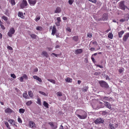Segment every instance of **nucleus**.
I'll use <instances>...</instances> for the list:
<instances>
[{"instance_id":"nucleus-53","label":"nucleus","mask_w":129,"mask_h":129,"mask_svg":"<svg viewBox=\"0 0 129 129\" xmlns=\"http://www.w3.org/2000/svg\"><path fill=\"white\" fill-rule=\"evenodd\" d=\"M123 68H120L119 70V72L120 73H121L123 71Z\"/></svg>"},{"instance_id":"nucleus-19","label":"nucleus","mask_w":129,"mask_h":129,"mask_svg":"<svg viewBox=\"0 0 129 129\" xmlns=\"http://www.w3.org/2000/svg\"><path fill=\"white\" fill-rule=\"evenodd\" d=\"M124 32L122 30L118 33V35L119 38H121L122 37V35L124 34Z\"/></svg>"},{"instance_id":"nucleus-3","label":"nucleus","mask_w":129,"mask_h":129,"mask_svg":"<svg viewBox=\"0 0 129 129\" xmlns=\"http://www.w3.org/2000/svg\"><path fill=\"white\" fill-rule=\"evenodd\" d=\"M99 83L100 84V86L102 87L107 88L108 87V84L105 81H99Z\"/></svg>"},{"instance_id":"nucleus-40","label":"nucleus","mask_w":129,"mask_h":129,"mask_svg":"<svg viewBox=\"0 0 129 129\" xmlns=\"http://www.w3.org/2000/svg\"><path fill=\"white\" fill-rule=\"evenodd\" d=\"M5 14L7 16H9V14L8 13V10H6L5 11Z\"/></svg>"},{"instance_id":"nucleus-59","label":"nucleus","mask_w":129,"mask_h":129,"mask_svg":"<svg viewBox=\"0 0 129 129\" xmlns=\"http://www.w3.org/2000/svg\"><path fill=\"white\" fill-rule=\"evenodd\" d=\"M90 50L91 51H93L95 50V48L91 47L90 48Z\"/></svg>"},{"instance_id":"nucleus-47","label":"nucleus","mask_w":129,"mask_h":129,"mask_svg":"<svg viewBox=\"0 0 129 129\" xmlns=\"http://www.w3.org/2000/svg\"><path fill=\"white\" fill-rule=\"evenodd\" d=\"M11 77H12L14 79L16 78V77L15 75L14 74H11Z\"/></svg>"},{"instance_id":"nucleus-64","label":"nucleus","mask_w":129,"mask_h":129,"mask_svg":"<svg viewBox=\"0 0 129 129\" xmlns=\"http://www.w3.org/2000/svg\"><path fill=\"white\" fill-rule=\"evenodd\" d=\"M97 66L101 68H103V67L102 66L100 65H97Z\"/></svg>"},{"instance_id":"nucleus-41","label":"nucleus","mask_w":129,"mask_h":129,"mask_svg":"<svg viewBox=\"0 0 129 129\" xmlns=\"http://www.w3.org/2000/svg\"><path fill=\"white\" fill-rule=\"evenodd\" d=\"M109 127L110 129H113V124L111 123L109 124Z\"/></svg>"},{"instance_id":"nucleus-45","label":"nucleus","mask_w":129,"mask_h":129,"mask_svg":"<svg viewBox=\"0 0 129 129\" xmlns=\"http://www.w3.org/2000/svg\"><path fill=\"white\" fill-rule=\"evenodd\" d=\"M18 122L20 123H22V121L21 118L19 117L18 119Z\"/></svg>"},{"instance_id":"nucleus-56","label":"nucleus","mask_w":129,"mask_h":129,"mask_svg":"<svg viewBox=\"0 0 129 129\" xmlns=\"http://www.w3.org/2000/svg\"><path fill=\"white\" fill-rule=\"evenodd\" d=\"M92 35L91 33H88L87 34V36L88 37L91 38L92 37Z\"/></svg>"},{"instance_id":"nucleus-48","label":"nucleus","mask_w":129,"mask_h":129,"mask_svg":"<svg viewBox=\"0 0 129 129\" xmlns=\"http://www.w3.org/2000/svg\"><path fill=\"white\" fill-rule=\"evenodd\" d=\"M57 96H60L62 95V93L60 92H58L57 93Z\"/></svg>"},{"instance_id":"nucleus-14","label":"nucleus","mask_w":129,"mask_h":129,"mask_svg":"<svg viewBox=\"0 0 129 129\" xmlns=\"http://www.w3.org/2000/svg\"><path fill=\"white\" fill-rule=\"evenodd\" d=\"M30 126L31 128H33L35 126L34 123L32 121H30L29 122Z\"/></svg>"},{"instance_id":"nucleus-7","label":"nucleus","mask_w":129,"mask_h":129,"mask_svg":"<svg viewBox=\"0 0 129 129\" xmlns=\"http://www.w3.org/2000/svg\"><path fill=\"white\" fill-rule=\"evenodd\" d=\"M108 19V15H107L106 14H104L103 15L102 17L101 18L99 19V20H106Z\"/></svg>"},{"instance_id":"nucleus-62","label":"nucleus","mask_w":129,"mask_h":129,"mask_svg":"<svg viewBox=\"0 0 129 129\" xmlns=\"http://www.w3.org/2000/svg\"><path fill=\"white\" fill-rule=\"evenodd\" d=\"M40 17H38L36 18V21H38L40 19Z\"/></svg>"},{"instance_id":"nucleus-10","label":"nucleus","mask_w":129,"mask_h":129,"mask_svg":"<svg viewBox=\"0 0 129 129\" xmlns=\"http://www.w3.org/2000/svg\"><path fill=\"white\" fill-rule=\"evenodd\" d=\"M5 112L6 113H14V111L9 108L6 109L5 110Z\"/></svg>"},{"instance_id":"nucleus-20","label":"nucleus","mask_w":129,"mask_h":129,"mask_svg":"<svg viewBox=\"0 0 129 129\" xmlns=\"http://www.w3.org/2000/svg\"><path fill=\"white\" fill-rule=\"evenodd\" d=\"M42 54L44 56L46 57H47L48 56V54L47 52L45 51H43L42 53Z\"/></svg>"},{"instance_id":"nucleus-31","label":"nucleus","mask_w":129,"mask_h":129,"mask_svg":"<svg viewBox=\"0 0 129 129\" xmlns=\"http://www.w3.org/2000/svg\"><path fill=\"white\" fill-rule=\"evenodd\" d=\"M37 103L39 105H41V100L39 98H37Z\"/></svg>"},{"instance_id":"nucleus-32","label":"nucleus","mask_w":129,"mask_h":129,"mask_svg":"<svg viewBox=\"0 0 129 129\" xmlns=\"http://www.w3.org/2000/svg\"><path fill=\"white\" fill-rule=\"evenodd\" d=\"M33 102L32 101H30L26 102V104L27 106H29Z\"/></svg>"},{"instance_id":"nucleus-46","label":"nucleus","mask_w":129,"mask_h":129,"mask_svg":"<svg viewBox=\"0 0 129 129\" xmlns=\"http://www.w3.org/2000/svg\"><path fill=\"white\" fill-rule=\"evenodd\" d=\"M74 2L73 0H69V4L70 5H71L72 4L73 2Z\"/></svg>"},{"instance_id":"nucleus-60","label":"nucleus","mask_w":129,"mask_h":129,"mask_svg":"<svg viewBox=\"0 0 129 129\" xmlns=\"http://www.w3.org/2000/svg\"><path fill=\"white\" fill-rule=\"evenodd\" d=\"M67 29L68 31H69V32H71V29H70V27H67Z\"/></svg>"},{"instance_id":"nucleus-26","label":"nucleus","mask_w":129,"mask_h":129,"mask_svg":"<svg viewBox=\"0 0 129 129\" xmlns=\"http://www.w3.org/2000/svg\"><path fill=\"white\" fill-rule=\"evenodd\" d=\"M23 96L26 98H28V96L27 93H24L23 94Z\"/></svg>"},{"instance_id":"nucleus-11","label":"nucleus","mask_w":129,"mask_h":129,"mask_svg":"<svg viewBox=\"0 0 129 129\" xmlns=\"http://www.w3.org/2000/svg\"><path fill=\"white\" fill-rule=\"evenodd\" d=\"M129 37V33H127L125 34L123 38V40L124 41H126L128 38Z\"/></svg>"},{"instance_id":"nucleus-33","label":"nucleus","mask_w":129,"mask_h":129,"mask_svg":"<svg viewBox=\"0 0 129 129\" xmlns=\"http://www.w3.org/2000/svg\"><path fill=\"white\" fill-rule=\"evenodd\" d=\"M88 88L87 87H84L83 89H82V91L84 92L86 91L87 90Z\"/></svg>"},{"instance_id":"nucleus-21","label":"nucleus","mask_w":129,"mask_h":129,"mask_svg":"<svg viewBox=\"0 0 129 129\" xmlns=\"http://www.w3.org/2000/svg\"><path fill=\"white\" fill-rule=\"evenodd\" d=\"M61 11V9L60 8L57 7L56 8L55 12V13H59Z\"/></svg>"},{"instance_id":"nucleus-63","label":"nucleus","mask_w":129,"mask_h":129,"mask_svg":"<svg viewBox=\"0 0 129 129\" xmlns=\"http://www.w3.org/2000/svg\"><path fill=\"white\" fill-rule=\"evenodd\" d=\"M125 20L124 19H121L120 20V21L121 22H124Z\"/></svg>"},{"instance_id":"nucleus-43","label":"nucleus","mask_w":129,"mask_h":129,"mask_svg":"<svg viewBox=\"0 0 129 129\" xmlns=\"http://www.w3.org/2000/svg\"><path fill=\"white\" fill-rule=\"evenodd\" d=\"M57 127V126L56 125H54L51 127V128L52 129H56Z\"/></svg>"},{"instance_id":"nucleus-36","label":"nucleus","mask_w":129,"mask_h":129,"mask_svg":"<svg viewBox=\"0 0 129 129\" xmlns=\"http://www.w3.org/2000/svg\"><path fill=\"white\" fill-rule=\"evenodd\" d=\"M39 92L41 94H42V95H44V96H47V94L45 93V92L42 91H39Z\"/></svg>"},{"instance_id":"nucleus-25","label":"nucleus","mask_w":129,"mask_h":129,"mask_svg":"<svg viewBox=\"0 0 129 129\" xmlns=\"http://www.w3.org/2000/svg\"><path fill=\"white\" fill-rule=\"evenodd\" d=\"M73 39L75 41H77L78 40V37L77 36H76L73 37Z\"/></svg>"},{"instance_id":"nucleus-9","label":"nucleus","mask_w":129,"mask_h":129,"mask_svg":"<svg viewBox=\"0 0 129 129\" xmlns=\"http://www.w3.org/2000/svg\"><path fill=\"white\" fill-rule=\"evenodd\" d=\"M8 121L13 126H14L17 127V126L15 124V122L14 120L12 119H10L8 120Z\"/></svg>"},{"instance_id":"nucleus-4","label":"nucleus","mask_w":129,"mask_h":129,"mask_svg":"<svg viewBox=\"0 0 129 129\" xmlns=\"http://www.w3.org/2000/svg\"><path fill=\"white\" fill-rule=\"evenodd\" d=\"M104 122L103 119L100 118H98L95 120L94 122L96 124H100L101 123H103Z\"/></svg>"},{"instance_id":"nucleus-54","label":"nucleus","mask_w":129,"mask_h":129,"mask_svg":"<svg viewBox=\"0 0 129 129\" xmlns=\"http://www.w3.org/2000/svg\"><path fill=\"white\" fill-rule=\"evenodd\" d=\"M55 24L57 26H59L60 25V22H57L55 23Z\"/></svg>"},{"instance_id":"nucleus-23","label":"nucleus","mask_w":129,"mask_h":129,"mask_svg":"<svg viewBox=\"0 0 129 129\" xmlns=\"http://www.w3.org/2000/svg\"><path fill=\"white\" fill-rule=\"evenodd\" d=\"M30 35L32 38L33 39H36L37 38V36L35 35L32 34Z\"/></svg>"},{"instance_id":"nucleus-52","label":"nucleus","mask_w":129,"mask_h":129,"mask_svg":"<svg viewBox=\"0 0 129 129\" xmlns=\"http://www.w3.org/2000/svg\"><path fill=\"white\" fill-rule=\"evenodd\" d=\"M89 1L91 2L95 3L96 2V0H88Z\"/></svg>"},{"instance_id":"nucleus-57","label":"nucleus","mask_w":129,"mask_h":129,"mask_svg":"<svg viewBox=\"0 0 129 129\" xmlns=\"http://www.w3.org/2000/svg\"><path fill=\"white\" fill-rule=\"evenodd\" d=\"M57 20L58 21V22H60L61 21L60 18V17H58L57 18Z\"/></svg>"},{"instance_id":"nucleus-27","label":"nucleus","mask_w":129,"mask_h":129,"mask_svg":"<svg viewBox=\"0 0 129 129\" xmlns=\"http://www.w3.org/2000/svg\"><path fill=\"white\" fill-rule=\"evenodd\" d=\"M47 80L48 81H50V82H51L52 83L55 84V81L54 80L50 79H48Z\"/></svg>"},{"instance_id":"nucleus-61","label":"nucleus","mask_w":129,"mask_h":129,"mask_svg":"<svg viewBox=\"0 0 129 129\" xmlns=\"http://www.w3.org/2000/svg\"><path fill=\"white\" fill-rule=\"evenodd\" d=\"M91 59L93 61V62L94 63L95 62V61L94 59V58L92 57V56L91 57Z\"/></svg>"},{"instance_id":"nucleus-37","label":"nucleus","mask_w":129,"mask_h":129,"mask_svg":"<svg viewBox=\"0 0 129 129\" xmlns=\"http://www.w3.org/2000/svg\"><path fill=\"white\" fill-rule=\"evenodd\" d=\"M56 31V29H52V35L54 36L55 34Z\"/></svg>"},{"instance_id":"nucleus-16","label":"nucleus","mask_w":129,"mask_h":129,"mask_svg":"<svg viewBox=\"0 0 129 129\" xmlns=\"http://www.w3.org/2000/svg\"><path fill=\"white\" fill-rule=\"evenodd\" d=\"M105 106L107 107L109 109H110L111 108V106L110 104L107 102H104V106Z\"/></svg>"},{"instance_id":"nucleus-39","label":"nucleus","mask_w":129,"mask_h":129,"mask_svg":"<svg viewBox=\"0 0 129 129\" xmlns=\"http://www.w3.org/2000/svg\"><path fill=\"white\" fill-rule=\"evenodd\" d=\"M2 18L5 21H7L8 19L7 17L5 16H3Z\"/></svg>"},{"instance_id":"nucleus-49","label":"nucleus","mask_w":129,"mask_h":129,"mask_svg":"<svg viewBox=\"0 0 129 129\" xmlns=\"http://www.w3.org/2000/svg\"><path fill=\"white\" fill-rule=\"evenodd\" d=\"M2 23H1L0 24V25L1 27V28L3 30L5 29V27L4 26V25H3L2 24Z\"/></svg>"},{"instance_id":"nucleus-50","label":"nucleus","mask_w":129,"mask_h":129,"mask_svg":"<svg viewBox=\"0 0 129 129\" xmlns=\"http://www.w3.org/2000/svg\"><path fill=\"white\" fill-rule=\"evenodd\" d=\"M100 72H96L94 73V75H100Z\"/></svg>"},{"instance_id":"nucleus-44","label":"nucleus","mask_w":129,"mask_h":129,"mask_svg":"<svg viewBox=\"0 0 129 129\" xmlns=\"http://www.w3.org/2000/svg\"><path fill=\"white\" fill-rule=\"evenodd\" d=\"M22 77H23V78L25 79H28V77L25 74H24L23 76H22Z\"/></svg>"},{"instance_id":"nucleus-8","label":"nucleus","mask_w":129,"mask_h":129,"mask_svg":"<svg viewBox=\"0 0 129 129\" xmlns=\"http://www.w3.org/2000/svg\"><path fill=\"white\" fill-rule=\"evenodd\" d=\"M97 104L99 106V107H97L98 108H103L104 107V102L103 103L100 101H98L97 102Z\"/></svg>"},{"instance_id":"nucleus-29","label":"nucleus","mask_w":129,"mask_h":129,"mask_svg":"<svg viewBox=\"0 0 129 129\" xmlns=\"http://www.w3.org/2000/svg\"><path fill=\"white\" fill-rule=\"evenodd\" d=\"M108 37L109 38L112 39L113 37V35L112 33H109L108 35Z\"/></svg>"},{"instance_id":"nucleus-1","label":"nucleus","mask_w":129,"mask_h":129,"mask_svg":"<svg viewBox=\"0 0 129 129\" xmlns=\"http://www.w3.org/2000/svg\"><path fill=\"white\" fill-rule=\"evenodd\" d=\"M76 114L77 117L81 119H85L87 116V113L82 110H78L76 112Z\"/></svg>"},{"instance_id":"nucleus-51","label":"nucleus","mask_w":129,"mask_h":129,"mask_svg":"<svg viewBox=\"0 0 129 129\" xmlns=\"http://www.w3.org/2000/svg\"><path fill=\"white\" fill-rule=\"evenodd\" d=\"M7 48L11 50H13L12 48L9 46H7Z\"/></svg>"},{"instance_id":"nucleus-2","label":"nucleus","mask_w":129,"mask_h":129,"mask_svg":"<svg viewBox=\"0 0 129 129\" xmlns=\"http://www.w3.org/2000/svg\"><path fill=\"white\" fill-rule=\"evenodd\" d=\"M124 1H123L120 2L119 3V8L123 10H124L126 8L129 10L128 8L124 5Z\"/></svg>"},{"instance_id":"nucleus-13","label":"nucleus","mask_w":129,"mask_h":129,"mask_svg":"<svg viewBox=\"0 0 129 129\" xmlns=\"http://www.w3.org/2000/svg\"><path fill=\"white\" fill-rule=\"evenodd\" d=\"M83 52L82 50V49H79L76 50L74 53L76 54L81 53Z\"/></svg>"},{"instance_id":"nucleus-17","label":"nucleus","mask_w":129,"mask_h":129,"mask_svg":"<svg viewBox=\"0 0 129 129\" xmlns=\"http://www.w3.org/2000/svg\"><path fill=\"white\" fill-rule=\"evenodd\" d=\"M66 82H72V80L70 78L68 77L65 79Z\"/></svg>"},{"instance_id":"nucleus-5","label":"nucleus","mask_w":129,"mask_h":129,"mask_svg":"<svg viewBox=\"0 0 129 129\" xmlns=\"http://www.w3.org/2000/svg\"><path fill=\"white\" fill-rule=\"evenodd\" d=\"M15 31L13 27L11 28L8 33V35L10 37L12 36V34H13L15 32Z\"/></svg>"},{"instance_id":"nucleus-35","label":"nucleus","mask_w":129,"mask_h":129,"mask_svg":"<svg viewBox=\"0 0 129 129\" xmlns=\"http://www.w3.org/2000/svg\"><path fill=\"white\" fill-rule=\"evenodd\" d=\"M92 44L94 45V46L95 47L97 45H98V43L96 41H94L92 42Z\"/></svg>"},{"instance_id":"nucleus-58","label":"nucleus","mask_w":129,"mask_h":129,"mask_svg":"<svg viewBox=\"0 0 129 129\" xmlns=\"http://www.w3.org/2000/svg\"><path fill=\"white\" fill-rule=\"evenodd\" d=\"M49 124L51 126V127L54 125V123L53 122H50L49 123Z\"/></svg>"},{"instance_id":"nucleus-38","label":"nucleus","mask_w":129,"mask_h":129,"mask_svg":"<svg viewBox=\"0 0 129 129\" xmlns=\"http://www.w3.org/2000/svg\"><path fill=\"white\" fill-rule=\"evenodd\" d=\"M9 1L12 5H15V3L14 0H9Z\"/></svg>"},{"instance_id":"nucleus-24","label":"nucleus","mask_w":129,"mask_h":129,"mask_svg":"<svg viewBox=\"0 0 129 129\" xmlns=\"http://www.w3.org/2000/svg\"><path fill=\"white\" fill-rule=\"evenodd\" d=\"M6 126L9 129H11V128L9 125L8 123L6 121H5L4 122Z\"/></svg>"},{"instance_id":"nucleus-22","label":"nucleus","mask_w":129,"mask_h":129,"mask_svg":"<svg viewBox=\"0 0 129 129\" xmlns=\"http://www.w3.org/2000/svg\"><path fill=\"white\" fill-rule=\"evenodd\" d=\"M28 95L30 97H32L33 96V93L31 91H28Z\"/></svg>"},{"instance_id":"nucleus-55","label":"nucleus","mask_w":129,"mask_h":129,"mask_svg":"<svg viewBox=\"0 0 129 129\" xmlns=\"http://www.w3.org/2000/svg\"><path fill=\"white\" fill-rule=\"evenodd\" d=\"M23 77H22V76L20 78L19 81L21 82H22L23 80Z\"/></svg>"},{"instance_id":"nucleus-34","label":"nucleus","mask_w":129,"mask_h":129,"mask_svg":"<svg viewBox=\"0 0 129 129\" xmlns=\"http://www.w3.org/2000/svg\"><path fill=\"white\" fill-rule=\"evenodd\" d=\"M42 28L41 26H38L36 28V29L37 30L40 31H41L42 30Z\"/></svg>"},{"instance_id":"nucleus-28","label":"nucleus","mask_w":129,"mask_h":129,"mask_svg":"<svg viewBox=\"0 0 129 129\" xmlns=\"http://www.w3.org/2000/svg\"><path fill=\"white\" fill-rule=\"evenodd\" d=\"M19 112L20 113H23L25 111V110L24 109L20 108L19 109Z\"/></svg>"},{"instance_id":"nucleus-18","label":"nucleus","mask_w":129,"mask_h":129,"mask_svg":"<svg viewBox=\"0 0 129 129\" xmlns=\"http://www.w3.org/2000/svg\"><path fill=\"white\" fill-rule=\"evenodd\" d=\"M43 105L46 108H49V105L45 101H44L43 103Z\"/></svg>"},{"instance_id":"nucleus-42","label":"nucleus","mask_w":129,"mask_h":129,"mask_svg":"<svg viewBox=\"0 0 129 129\" xmlns=\"http://www.w3.org/2000/svg\"><path fill=\"white\" fill-rule=\"evenodd\" d=\"M108 113V112L106 111H103L102 112V114L103 115H105Z\"/></svg>"},{"instance_id":"nucleus-12","label":"nucleus","mask_w":129,"mask_h":129,"mask_svg":"<svg viewBox=\"0 0 129 129\" xmlns=\"http://www.w3.org/2000/svg\"><path fill=\"white\" fill-rule=\"evenodd\" d=\"M28 2L30 5H34L36 4L37 1L36 0H28Z\"/></svg>"},{"instance_id":"nucleus-30","label":"nucleus","mask_w":129,"mask_h":129,"mask_svg":"<svg viewBox=\"0 0 129 129\" xmlns=\"http://www.w3.org/2000/svg\"><path fill=\"white\" fill-rule=\"evenodd\" d=\"M18 15L19 17L21 18L23 16V14L22 12H18Z\"/></svg>"},{"instance_id":"nucleus-15","label":"nucleus","mask_w":129,"mask_h":129,"mask_svg":"<svg viewBox=\"0 0 129 129\" xmlns=\"http://www.w3.org/2000/svg\"><path fill=\"white\" fill-rule=\"evenodd\" d=\"M33 77L34 79L38 80L40 82H42L41 79L38 76H33Z\"/></svg>"},{"instance_id":"nucleus-6","label":"nucleus","mask_w":129,"mask_h":129,"mask_svg":"<svg viewBox=\"0 0 129 129\" xmlns=\"http://www.w3.org/2000/svg\"><path fill=\"white\" fill-rule=\"evenodd\" d=\"M27 5V2L26 0H23L22 3L20 5L21 8L23 9Z\"/></svg>"}]
</instances>
